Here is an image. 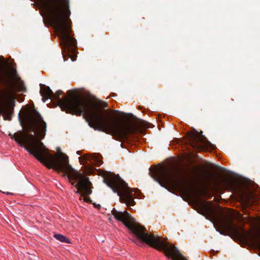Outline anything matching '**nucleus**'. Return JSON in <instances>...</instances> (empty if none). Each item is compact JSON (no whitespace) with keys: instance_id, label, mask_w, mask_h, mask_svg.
<instances>
[{"instance_id":"13","label":"nucleus","mask_w":260,"mask_h":260,"mask_svg":"<svg viewBox=\"0 0 260 260\" xmlns=\"http://www.w3.org/2000/svg\"><path fill=\"white\" fill-rule=\"evenodd\" d=\"M76 153H77V155H80L81 154V151H77Z\"/></svg>"},{"instance_id":"2","label":"nucleus","mask_w":260,"mask_h":260,"mask_svg":"<svg viewBox=\"0 0 260 260\" xmlns=\"http://www.w3.org/2000/svg\"><path fill=\"white\" fill-rule=\"evenodd\" d=\"M40 93L44 103L47 100L50 99L56 102L62 111L78 116L83 114L90 127L111 134L117 140L127 141L128 136L134 134L138 128L149 127L150 124L143 120H140L138 126L128 123L119 124L114 115L107 110H102L101 107H108L106 102H102V104L99 105L76 95L60 99L59 96L62 94L61 90H58L53 93L49 86L42 84H40Z\"/></svg>"},{"instance_id":"8","label":"nucleus","mask_w":260,"mask_h":260,"mask_svg":"<svg viewBox=\"0 0 260 260\" xmlns=\"http://www.w3.org/2000/svg\"><path fill=\"white\" fill-rule=\"evenodd\" d=\"M79 161L81 165H85L88 162L100 166L103 163L99 154H94L92 155L84 154L78 157Z\"/></svg>"},{"instance_id":"12","label":"nucleus","mask_w":260,"mask_h":260,"mask_svg":"<svg viewBox=\"0 0 260 260\" xmlns=\"http://www.w3.org/2000/svg\"><path fill=\"white\" fill-rule=\"evenodd\" d=\"M253 242L256 245V247L260 249V241L252 240Z\"/></svg>"},{"instance_id":"1","label":"nucleus","mask_w":260,"mask_h":260,"mask_svg":"<svg viewBox=\"0 0 260 260\" xmlns=\"http://www.w3.org/2000/svg\"><path fill=\"white\" fill-rule=\"evenodd\" d=\"M18 117L20 121L26 125L27 132L10 134L11 138L41 163L50 169L62 172L75 187V193L80 196L91 194V183L88 178L69 164V157L61 152L60 147L56 148L57 153L53 155L48 152V149L40 141L45 136L46 123L40 113L35 109H25L19 114Z\"/></svg>"},{"instance_id":"10","label":"nucleus","mask_w":260,"mask_h":260,"mask_svg":"<svg viewBox=\"0 0 260 260\" xmlns=\"http://www.w3.org/2000/svg\"><path fill=\"white\" fill-rule=\"evenodd\" d=\"M256 194L253 193L249 192V194L246 196L248 202L255 203L257 202Z\"/></svg>"},{"instance_id":"3","label":"nucleus","mask_w":260,"mask_h":260,"mask_svg":"<svg viewBox=\"0 0 260 260\" xmlns=\"http://www.w3.org/2000/svg\"><path fill=\"white\" fill-rule=\"evenodd\" d=\"M44 10L49 23L59 36L63 51H73L76 40L71 36L69 0H36Z\"/></svg>"},{"instance_id":"6","label":"nucleus","mask_w":260,"mask_h":260,"mask_svg":"<svg viewBox=\"0 0 260 260\" xmlns=\"http://www.w3.org/2000/svg\"><path fill=\"white\" fill-rule=\"evenodd\" d=\"M103 182L112 189L114 193H117L121 202L127 206H134L135 204V196H138L140 191L137 188H132L122 179L118 174L112 172H106L103 175Z\"/></svg>"},{"instance_id":"4","label":"nucleus","mask_w":260,"mask_h":260,"mask_svg":"<svg viewBox=\"0 0 260 260\" xmlns=\"http://www.w3.org/2000/svg\"><path fill=\"white\" fill-rule=\"evenodd\" d=\"M196 207L198 213L211 220L213 224L216 223L218 228H216L214 225V227L221 235H226V231H229L243 240L250 235L249 232L234 224L232 218L225 215L220 207L215 208L211 202L198 199L196 201Z\"/></svg>"},{"instance_id":"11","label":"nucleus","mask_w":260,"mask_h":260,"mask_svg":"<svg viewBox=\"0 0 260 260\" xmlns=\"http://www.w3.org/2000/svg\"><path fill=\"white\" fill-rule=\"evenodd\" d=\"M211 177V176H210L209 175H208V176H207L206 177H202L201 179L202 181L204 184H205V185L207 186H208L209 184V183H210V181Z\"/></svg>"},{"instance_id":"7","label":"nucleus","mask_w":260,"mask_h":260,"mask_svg":"<svg viewBox=\"0 0 260 260\" xmlns=\"http://www.w3.org/2000/svg\"><path fill=\"white\" fill-rule=\"evenodd\" d=\"M189 139L190 141L192 143V147H196V145L200 144L199 146L197 147H210L212 144L210 142L206 140V138L202 135V132L199 133L197 131L191 133L189 134Z\"/></svg>"},{"instance_id":"5","label":"nucleus","mask_w":260,"mask_h":260,"mask_svg":"<svg viewBox=\"0 0 260 260\" xmlns=\"http://www.w3.org/2000/svg\"><path fill=\"white\" fill-rule=\"evenodd\" d=\"M151 177L159 185L167 188V186L190 192V183L180 172L175 169H167L162 166L149 169Z\"/></svg>"},{"instance_id":"9","label":"nucleus","mask_w":260,"mask_h":260,"mask_svg":"<svg viewBox=\"0 0 260 260\" xmlns=\"http://www.w3.org/2000/svg\"><path fill=\"white\" fill-rule=\"evenodd\" d=\"M54 237L60 242H64L67 244L71 243V241L70 239L64 235L59 234H55L54 235Z\"/></svg>"}]
</instances>
